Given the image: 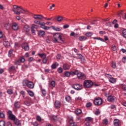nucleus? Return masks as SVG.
Here are the masks:
<instances>
[{
	"mask_svg": "<svg viewBox=\"0 0 126 126\" xmlns=\"http://www.w3.org/2000/svg\"><path fill=\"white\" fill-rule=\"evenodd\" d=\"M53 43H60L61 44L63 43V35L60 33L57 32L53 35V38L52 39Z\"/></svg>",
	"mask_w": 126,
	"mask_h": 126,
	"instance_id": "f257e3e1",
	"label": "nucleus"
},
{
	"mask_svg": "<svg viewBox=\"0 0 126 126\" xmlns=\"http://www.w3.org/2000/svg\"><path fill=\"white\" fill-rule=\"evenodd\" d=\"M23 86H27L30 89H33L34 88V83L32 82H30L27 80H25L23 81Z\"/></svg>",
	"mask_w": 126,
	"mask_h": 126,
	"instance_id": "f03ea898",
	"label": "nucleus"
},
{
	"mask_svg": "<svg viewBox=\"0 0 126 126\" xmlns=\"http://www.w3.org/2000/svg\"><path fill=\"white\" fill-rule=\"evenodd\" d=\"M21 9V6H19L18 5H13V8H12V11L15 13V14H17L18 15H20L21 12L20 10Z\"/></svg>",
	"mask_w": 126,
	"mask_h": 126,
	"instance_id": "7ed1b4c3",
	"label": "nucleus"
},
{
	"mask_svg": "<svg viewBox=\"0 0 126 126\" xmlns=\"http://www.w3.org/2000/svg\"><path fill=\"white\" fill-rule=\"evenodd\" d=\"M93 103L95 106H101L103 103V100L101 97H96L94 100Z\"/></svg>",
	"mask_w": 126,
	"mask_h": 126,
	"instance_id": "20e7f679",
	"label": "nucleus"
},
{
	"mask_svg": "<svg viewBox=\"0 0 126 126\" xmlns=\"http://www.w3.org/2000/svg\"><path fill=\"white\" fill-rule=\"evenodd\" d=\"M83 84L84 87H86V88H89L93 86V82L90 80H85Z\"/></svg>",
	"mask_w": 126,
	"mask_h": 126,
	"instance_id": "39448f33",
	"label": "nucleus"
},
{
	"mask_svg": "<svg viewBox=\"0 0 126 126\" xmlns=\"http://www.w3.org/2000/svg\"><path fill=\"white\" fill-rule=\"evenodd\" d=\"M7 114L8 115V118L11 121H14L16 118L15 116L12 114V111L9 110L7 111Z\"/></svg>",
	"mask_w": 126,
	"mask_h": 126,
	"instance_id": "423d86ee",
	"label": "nucleus"
},
{
	"mask_svg": "<svg viewBox=\"0 0 126 126\" xmlns=\"http://www.w3.org/2000/svg\"><path fill=\"white\" fill-rule=\"evenodd\" d=\"M77 76L79 79H82L83 80H84L86 79V76H85V74L82 72H79L78 71L77 73Z\"/></svg>",
	"mask_w": 126,
	"mask_h": 126,
	"instance_id": "0eeeda50",
	"label": "nucleus"
},
{
	"mask_svg": "<svg viewBox=\"0 0 126 126\" xmlns=\"http://www.w3.org/2000/svg\"><path fill=\"white\" fill-rule=\"evenodd\" d=\"M117 97L113 95H109L107 96V100L108 102H112V103H115L117 102Z\"/></svg>",
	"mask_w": 126,
	"mask_h": 126,
	"instance_id": "6e6552de",
	"label": "nucleus"
},
{
	"mask_svg": "<svg viewBox=\"0 0 126 126\" xmlns=\"http://www.w3.org/2000/svg\"><path fill=\"white\" fill-rule=\"evenodd\" d=\"M72 87L74 88V89H75V90H81L82 89V85L75 84L73 85Z\"/></svg>",
	"mask_w": 126,
	"mask_h": 126,
	"instance_id": "1a4fd4ad",
	"label": "nucleus"
},
{
	"mask_svg": "<svg viewBox=\"0 0 126 126\" xmlns=\"http://www.w3.org/2000/svg\"><path fill=\"white\" fill-rule=\"evenodd\" d=\"M54 106L56 109H60L61 108V106H62V103H61V102L56 100L54 102Z\"/></svg>",
	"mask_w": 126,
	"mask_h": 126,
	"instance_id": "9d476101",
	"label": "nucleus"
},
{
	"mask_svg": "<svg viewBox=\"0 0 126 126\" xmlns=\"http://www.w3.org/2000/svg\"><path fill=\"white\" fill-rule=\"evenodd\" d=\"M113 125L114 126H121V121L119 119H114L113 121Z\"/></svg>",
	"mask_w": 126,
	"mask_h": 126,
	"instance_id": "9b49d317",
	"label": "nucleus"
},
{
	"mask_svg": "<svg viewBox=\"0 0 126 126\" xmlns=\"http://www.w3.org/2000/svg\"><path fill=\"white\" fill-rule=\"evenodd\" d=\"M45 25H46V23H45L44 22L41 23V24L40 25V28H42V29H44V30H50V27L45 26Z\"/></svg>",
	"mask_w": 126,
	"mask_h": 126,
	"instance_id": "f8f14e48",
	"label": "nucleus"
},
{
	"mask_svg": "<svg viewBox=\"0 0 126 126\" xmlns=\"http://www.w3.org/2000/svg\"><path fill=\"white\" fill-rule=\"evenodd\" d=\"M22 48L25 51H29V45L26 43H24L22 45Z\"/></svg>",
	"mask_w": 126,
	"mask_h": 126,
	"instance_id": "ddd939ff",
	"label": "nucleus"
},
{
	"mask_svg": "<svg viewBox=\"0 0 126 126\" xmlns=\"http://www.w3.org/2000/svg\"><path fill=\"white\" fill-rule=\"evenodd\" d=\"M33 18L38 19V20H43L44 17L41 15H34Z\"/></svg>",
	"mask_w": 126,
	"mask_h": 126,
	"instance_id": "4468645a",
	"label": "nucleus"
},
{
	"mask_svg": "<svg viewBox=\"0 0 126 126\" xmlns=\"http://www.w3.org/2000/svg\"><path fill=\"white\" fill-rule=\"evenodd\" d=\"M14 107L16 109L20 108V107H21L20 102H19V101H15L14 103Z\"/></svg>",
	"mask_w": 126,
	"mask_h": 126,
	"instance_id": "2eb2a0df",
	"label": "nucleus"
},
{
	"mask_svg": "<svg viewBox=\"0 0 126 126\" xmlns=\"http://www.w3.org/2000/svg\"><path fill=\"white\" fill-rule=\"evenodd\" d=\"M12 28L13 30L16 31L18 30V25L16 23H13L12 25Z\"/></svg>",
	"mask_w": 126,
	"mask_h": 126,
	"instance_id": "dca6fc26",
	"label": "nucleus"
},
{
	"mask_svg": "<svg viewBox=\"0 0 126 126\" xmlns=\"http://www.w3.org/2000/svg\"><path fill=\"white\" fill-rule=\"evenodd\" d=\"M24 31L25 32H26V33H28V32L30 31V28L28 25H26L24 27Z\"/></svg>",
	"mask_w": 126,
	"mask_h": 126,
	"instance_id": "f3484780",
	"label": "nucleus"
},
{
	"mask_svg": "<svg viewBox=\"0 0 126 126\" xmlns=\"http://www.w3.org/2000/svg\"><path fill=\"white\" fill-rule=\"evenodd\" d=\"M36 27H37V26L35 25H32V27L31 28V31L32 35H36L35 30H34V28H36Z\"/></svg>",
	"mask_w": 126,
	"mask_h": 126,
	"instance_id": "a211bd4d",
	"label": "nucleus"
},
{
	"mask_svg": "<svg viewBox=\"0 0 126 126\" xmlns=\"http://www.w3.org/2000/svg\"><path fill=\"white\" fill-rule=\"evenodd\" d=\"M70 76V73L67 71H66L64 72L63 75L62 76V77H69Z\"/></svg>",
	"mask_w": 126,
	"mask_h": 126,
	"instance_id": "6ab92c4d",
	"label": "nucleus"
},
{
	"mask_svg": "<svg viewBox=\"0 0 126 126\" xmlns=\"http://www.w3.org/2000/svg\"><path fill=\"white\" fill-rule=\"evenodd\" d=\"M4 28L6 30H9L11 28V25L9 23L5 24L4 25Z\"/></svg>",
	"mask_w": 126,
	"mask_h": 126,
	"instance_id": "aec40b11",
	"label": "nucleus"
},
{
	"mask_svg": "<svg viewBox=\"0 0 126 126\" xmlns=\"http://www.w3.org/2000/svg\"><path fill=\"white\" fill-rule=\"evenodd\" d=\"M3 45L5 48H8L10 46V43L8 41H4L3 42Z\"/></svg>",
	"mask_w": 126,
	"mask_h": 126,
	"instance_id": "412c9836",
	"label": "nucleus"
},
{
	"mask_svg": "<svg viewBox=\"0 0 126 126\" xmlns=\"http://www.w3.org/2000/svg\"><path fill=\"white\" fill-rule=\"evenodd\" d=\"M70 67L69 66V65L68 64H63V68L64 69V70H67L69 69Z\"/></svg>",
	"mask_w": 126,
	"mask_h": 126,
	"instance_id": "4be33fe9",
	"label": "nucleus"
},
{
	"mask_svg": "<svg viewBox=\"0 0 126 126\" xmlns=\"http://www.w3.org/2000/svg\"><path fill=\"white\" fill-rule=\"evenodd\" d=\"M85 121H86V122H88L89 123V122L93 123L94 120H93V118L88 117L86 118Z\"/></svg>",
	"mask_w": 126,
	"mask_h": 126,
	"instance_id": "5701e85b",
	"label": "nucleus"
},
{
	"mask_svg": "<svg viewBox=\"0 0 126 126\" xmlns=\"http://www.w3.org/2000/svg\"><path fill=\"white\" fill-rule=\"evenodd\" d=\"M38 35L39 37H43L45 35V32L43 31H39L38 32Z\"/></svg>",
	"mask_w": 126,
	"mask_h": 126,
	"instance_id": "b1692460",
	"label": "nucleus"
},
{
	"mask_svg": "<svg viewBox=\"0 0 126 126\" xmlns=\"http://www.w3.org/2000/svg\"><path fill=\"white\" fill-rule=\"evenodd\" d=\"M14 124L16 125V126H20V121L17 119H15L14 121Z\"/></svg>",
	"mask_w": 126,
	"mask_h": 126,
	"instance_id": "393cba45",
	"label": "nucleus"
},
{
	"mask_svg": "<svg viewBox=\"0 0 126 126\" xmlns=\"http://www.w3.org/2000/svg\"><path fill=\"white\" fill-rule=\"evenodd\" d=\"M109 82H110V83H116V81H117V80H116V79L113 77H111L109 78Z\"/></svg>",
	"mask_w": 126,
	"mask_h": 126,
	"instance_id": "a878e982",
	"label": "nucleus"
},
{
	"mask_svg": "<svg viewBox=\"0 0 126 126\" xmlns=\"http://www.w3.org/2000/svg\"><path fill=\"white\" fill-rule=\"evenodd\" d=\"M58 65H59V63H55L51 65V68H52V69H56Z\"/></svg>",
	"mask_w": 126,
	"mask_h": 126,
	"instance_id": "bb28decb",
	"label": "nucleus"
},
{
	"mask_svg": "<svg viewBox=\"0 0 126 126\" xmlns=\"http://www.w3.org/2000/svg\"><path fill=\"white\" fill-rule=\"evenodd\" d=\"M81 113H82V111H81L80 109H76L75 111V114H76V115H80Z\"/></svg>",
	"mask_w": 126,
	"mask_h": 126,
	"instance_id": "cd10ccee",
	"label": "nucleus"
},
{
	"mask_svg": "<svg viewBox=\"0 0 126 126\" xmlns=\"http://www.w3.org/2000/svg\"><path fill=\"white\" fill-rule=\"evenodd\" d=\"M78 71V70H75L74 72L70 71V75H72L73 76L74 75H77Z\"/></svg>",
	"mask_w": 126,
	"mask_h": 126,
	"instance_id": "c85d7f7f",
	"label": "nucleus"
},
{
	"mask_svg": "<svg viewBox=\"0 0 126 126\" xmlns=\"http://www.w3.org/2000/svg\"><path fill=\"white\" fill-rule=\"evenodd\" d=\"M15 71V66H12L9 68V72H12V71Z\"/></svg>",
	"mask_w": 126,
	"mask_h": 126,
	"instance_id": "c756f323",
	"label": "nucleus"
},
{
	"mask_svg": "<svg viewBox=\"0 0 126 126\" xmlns=\"http://www.w3.org/2000/svg\"><path fill=\"white\" fill-rule=\"evenodd\" d=\"M87 38L85 36H79L78 38V40L79 41H85V40H87Z\"/></svg>",
	"mask_w": 126,
	"mask_h": 126,
	"instance_id": "7c9ffc66",
	"label": "nucleus"
},
{
	"mask_svg": "<svg viewBox=\"0 0 126 126\" xmlns=\"http://www.w3.org/2000/svg\"><path fill=\"white\" fill-rule=\"evenodd\" d=\"M27 92L31 97H33V96H34V93H33L32 91L31 90H27Z\"/></svg>",
	"mask_w": 126,
	"mask_h": 126,
	"instance_id": "2f4dec72",
	"label": "nucleus"
},
{
	"mask_svg": "<svg viewBox=\"0 0 126 126\" xmlns=\"http://www.w3.org/2000/svg\"><path fill=\"white\" fill-rule=\"evenodd\" d=\"M12 55H13V50L11 49L8 52V56L10 58L12 57Z\"/></svg>",
	"mask_w": 126,
	"mask_h": 126,
	"instance_id": "473e14b6",
	"label": "nucleus"
},
{
	"mask_svg": "<svg viewBox=\"0 0 126 126\" xmlns=\"http://www.w3.org/2000/svg\"><path fill=\"white\" fill-rule=\"evenodd\" d=\"M50 86H52V87H55L56 86V82L55 81H52L49 84Z\"/></svg>",
	"mask_w": 126,
	"mask_h": 126,
	"instance_id": "72a5a7b5",
	"label": "nucleus"
},
{
	"mask_svg": "<svg viewBox=\"0 0 126 126\" xmlns=\"http://www.w3.org/2000/svg\"><path fill=\"white\" fill-rule=\"evenodd\" d=\"M63 18L62 16H59L57 18V21H58V22H61L63 21Z\"/></svg>",
	"mask_w": 126,
	"mask_h": 126,
	"instance_id": "f704fd0d",
	"label": "nucleus"
},
{
	"mask_svg": "<svg viewBox=\"0 0 126 126\" xmlns=\"http://www.w3.org/2000/svg\"><path fill=\"white\" fill-rule=\"evenodd\" d=\"M120 87L122 88V89H123V90H124V91H126V85L121 84Z\"/></svg>",
	"mask_w": 126,
	"mask_h": 126,
	"instance_id": "c9c22d12",
	"label": "nucleus"
},
{
	"mask_svg": "<svg viewBox=\"0 0 126 126\" xmlns=\"http://www.w3.org/2000/svg\"><path fill=\"white\" fill-rule=\"evenodd\" d=\"M65 100L67 102H70V100H71V97H70V96L67 95L65 96Z\"/></svg>",
	"mask_w": 126,
	"mask_h": 126,
	"instance_id": "e433bc0d",
	"label": "nucleus"
},
{
	"mask_svg": "<svg viewBox=\"0 0 126 126\" xmlns=\"http://www.w3.org/2000/svg\"><path fill=\"white\" fill-rule=\"evenodd\" d=\"M24 105H26V106H30L31 105V102H30L29 101H28L27 100H25L24 102Z\"/></svg>",
	"mask_w": 126,
	"mask_h": 126,
	"instance_id": "4c0bfd02",
	"label": "nucleus"
},
{
	"mask_svg": "<svg viewBox=\"0 0 126 126\" xmlns=\"http://www.w3.org/2000/svg\"><path fill=\"white\" fill-rule=\"evenodd\" d=\"M20 12L22 13H26V12H28L27 10H24L21 7V9L20 10Z\"/></svg>",
	"mask_w": 126,
	"mask_h": 126,
	"instance_id": "58836bf2",
	"label": "nucleus"
},
{
	"mask_svg": "<svg viewBox=\"0 0 126 126\" xmlns=\"http://www.w3.org/2000/svg\"><path fill=\"white\" fill-rule=\"evenodd\" d=\"M93 39H94V40H100V41H101V42H104V39L100 37H93Z\"/></svg>",
	"mask_w": 126,
	"mask_h": 126,
	"instance_id": "ea45409f",
	"label": "nucleus"
},
{
	"mask_svg": "<svg viewBox=\"0 0 126 126\" xmlns=\"http://www.w3.org/2000/svg\"><path fill=\"white\" fill-rule=\"evenodd\" d=\"M122 34L124 38H126V29L122 31Z\"/></svg>",
	"mask_w": 126,
	"mask_h": 126,
	"instance_id": "a19ab883",
	"label": "nucleus"
},
{
	"mask_svg": "<svg viewBox=\"0 0 126 126\" xmlns=\"http://www.w3.org/2000/svg\"><path fill=\"white\" fill-rule=\"evenodd\" d=\"M51 28L53 29V30H55V31H60L61 29L59 28H57L55 26H51Z\"/></svg>",
	"mask_w": 126,
	"mask_h": 126,
	"instance_id": "79ce46f5",
	"label": "nucleus"
},
{
	"mask_svg": "<svg viewBox=\"0 0 126 126\" xmlns=\"http://www.w3.org/2000/svg\"><path fill=\"white\" fill-rule=\"evenodd\" d=\"M19 61L21 63H24V62H25V58H24V56L20 57Z\"/></svg>",
	"mask_w": 126,
	"mask_h": 126,
	"instance_id": "37998d69",
	"label": "nucleus"
},
{
	"mask_svg": "<svg viewBox=\"0 0 126 126\" xmlns=\"http://www.w3.org/2000/svg\"><path fill=\"white\" fill-rule=\"evenodd\" d=\"M38 56L41 58V59H44L46 58V54H38Z\"/></svg>",
	"mask_w": 126,
	"mask_h": 126,
	"instance_id": "c03bdc74",
	"label": "nucleus"
},
{
	"mask_svg": "<svg viewBox=\"0 0 126 126\" xmlns=\"http://www.w3.org/2000/svg\"><path fill=\"white\" fill-rule=\"evenodd\" d=\"M7 93L9 94V95H11V94H13V91H12L11 89H9L7 91Z\"/></svg>",
	"mask_w": 126,
	"mask_h": 126,
	"instance_id": "a18cd8bd",
	"label": "nucleus"
},
{
	"mask_svg": "<svg viewBox=\"0 0 126 126\" xmlns=\"http://www.w3.org/2000/svg\"><path fill=\"white\" fill-rule=\"evenodd\" d=\"M26 100L28 101V102H30V103H32V99L30 97H27Z\"/></svg>",
	"mask_w": 126,
	"mask_h": 126,
	"instance_id": "49530a36",
	"label": "nucleus"
},
{
	"mask_svg": "<svg viewBox=\"0 0 126 126\" xmlns=\"http://www.w3.org/2000/svg\"><path fill=\"white\" fill-rule=\"evenodd\" d=\"M0 126H5V122L4 121H0Z\"/></svg>",
	"mask_w": 126,
	"mask_h": 126,
	"instance_id": "de8ad7c7",
	"label": "nucleus"
},
{
	"mask_svg": "<svg viewBox=\"0 0 126 126\" xmlns=\"http://www.w3.org/2000/svg\"><path fill=\"white\" fill-rule=\"evenodd\" d=\"M77 56L79 60H81V61H82V60H83V56H82V55L80 54H78Z\"/></svg>",
	"mask_w": 126,
	"mask_h": 126,
	"instance_id": "09e8293b",
	"label": "nucleus"
},
{
	"mask_svg": "<svg viewBox=\"0 0 126 126\" xmlns=\"http://www.w3.org/2000/svg\"><path fill=\"white\" fill-rule=\"evenodd\" d=\"M93 34L92 32H87L86 33V36H87V37H91V36H92Z\"/></svg>",
	"mask_w": 126,
	"mask_h": 126,
	"instance_id": "8fccbe9b",
	"label": "nucleus"
},
{
	"mask_svg": "<svg viewBox=\"0 0 126 126\" xmlns=\"http://www.w3.org/2000/svg\"><path fill=\"white\" fill-rule=\"evenodd\" d=\"M47 62H48V59L47 58L45 57L44 58H43L42 62L43 63H47Z\"/></svg>",
	"mask_w": 126,
	"mask_h": 126,
	"instance_id": "3c124183",
	"label": "nucleus"
},
{
	"mask_svg": "<svg viewBox=\"0 0 126 126\" xmlns=\"http://www.w3.org/2000/svg\"><path fill=\"white\" fill-rule=\"evenodd\" d=\"M102 123L104 125H108V120L107 119H105L103 120Z\"/></svg>",
	"mask_w": 126,
	"mask_h": 126,
	"instance_id": "603ef678",
	"label": "nucleus"
},
{
	"mask_svg": "<svg viewBox=\"0 0 126 126\" xmlns=\"http://www.w3.org/2000/svg\"><path fill=\"white\" fill-rule=\"evenodd\" d=\"M92 106V103L91 102H88L86 104V107L87 108H90V107Z\"/></svg>",
	"mask_w": 126,
	"mask_h": 126,
	"instance_id": "864d4df0",
	"label": "nucleus"
},
{
	"mask_svg": "<svg viewBox=\"0 0 126 126\" xmlns=\"http://www.w3.org/2000/svg\"><path fill=\"white\" fill-rule=\"evenodd\" d=\"M36 120L38 121V122H41L42 121V118H41V117L39 116H36Z\"/></svg>",
	"mask_w": 126,
	"mask_h": 126,
	"instance_id": "5fc2aeb1",
	"label": "nucleus"
},
{
	"mask_svg": "<svg viewBox=\"0 0 126 126\" xmlns=\"http://www.w3.org/2000/svg\"><path fill=\"white\" fill-rule=\"evenodd\" d=\"M95 115H96V116H99V115H100V114H101V112H100V111L99 110H97L95 112Z\"/></svg>",
	"mask_w": 126,
	"mask_h": 126,
	"instance_id": "6e6d98bb",
	"label": "nucleus"
},
{
	"mask_svg": "<svg viewBox=\"0 0 126 126\" xmlns=\"http://www.w3.org/2000/svg\"><path fill=\"white\" fill-rule=\"evenodd\" d=\"M4 117H5L4 114H3V113L0 112V118H1V119H3Z\"/></svg>",
	"mask_w": 126,
	"mask_h": 126,
	"instance_id": "4d7b16f0",
	"label": "nucleus"
},
{
	"mask_svg": "<svg viewBox=\"0 0 126 126\" xmlns=\"http://www.w3.org/2000/svg\"><path fill=\"white\" fill-rule=\"evenodd\" d=\"M58 71L59 73H62V72H63V68L59 67L58 69Z\"/></svg>",
	"mask_w": 126,
	"mask_h": 126,
	"instance_id": "13d9d810",
	"label": "nucleus"
},
{
	"mask_svg": "<svg viewBox=\"0 0 126 126\" xmlns=\"http://www.w3.org/2000/svg\"><path fill=\"white\" fill-rule=\"evenodd\" d=\"M112 50H113V51H116L117 50V47H116L115 45H112Z\"/></svg>",
	"mask_w": 126,
	"mask_h": 126,
	"instance_id": "bf43d9fd",
	"label": "nucleus"
},
{
	"mask_svg": "<svg viewBox=\"0 0 126 126\" xmlns=\"http://www.w3.org/2000/svg\"><path fill=\"white\" fill-rule=\"evenodd\" d=\"M112 67H113V68H116V63L115 62L112 63Z\"/></svg>",
	"mask_w": 126,
	"mask_h": 126,
	"instance_id": "052dcab7",
	"label": "nucleus"
},
{
	"mask_svg": "<svg viewBox=\"0 0 126 126\" xmlns=\"http://www.w3.org/2000/svg\"><path fill=\"white\" fill-rule=\"evenodd\" d=\"M122 62L123 63H126V56L124 57L122 59Z\"/></svg>",
	"mask_w": 126,
	"mask_h": 126,
	"instance_id": "680f3d73",
	"label": "nucleus"
},
{
	"mask_svg": "<svg viewBox=\"0 0 126 126\" xmlns=\"http://www.w3.org/2000/svg\"><path fill=\"white\" fill-rule=\"evenodd\" d=\"M52 120H53V121H57V116H55V115L52 116Z\"/></svg>",
	"mask_w": 126,
	"mask_h": 126,
	"instance_id": "e2e57ef3",
	"label": "nucleus"
},
{
	"mask_svg": "<svg viewBox=\"0 0 126 126\" xmlns=\"http://www.w3.org/2000/svg\"><path fill=\"white\" fill-rule=\"evenodd\" d=\"M41 92L43 96H45L46 95V91L45 90H42Z\"/></svg>",
	"mask_w": 126,
	"mask_h": 126,
	"instance_id": "0e129e2a",
	"label": "nucleus"
},
{
	"mask_svg": "<svg viewBox=\"0 0 126 126\" xmlns=\"http://www.w3.org/2000/svg\"><path fill=\"white\" fill-rule=\"evenodd\" d=\"M68 27H69V25H68L67 24L64 25L63 26V28H64V29H66L68 28Z\"/></svg>",
	"mask_w": 126,
	"mask_h": 126,
	"instance_id": "69168bd1",
	"label": "nucleus"
},
{
	"mask_svg": "<svg viewBox=\"0 0 126 126\" xmlns=\"http://www.w3.org/2000/svg\"><path fill=\"white\" fill-rule=\"evenodd\" d=\"M6 126H12V124H11V123L8 122L6 123Z\"/></svg>",
	"mask_w": 126,
	"mask_h": 126,
	"instance_id": "338daca9",
	"label": "nucleus"
},
{
	"mask_svg": "<svg viewBox=\"0 0 126 126\" xmlns=\"http://www.w3.org/2000/svg\"><path fill=\"white\" fill-rule=\"evenodd\" d=\"M122 105L124 106L125 107H126V101H122L121 102Z\"/></svg>",
	"mask_w": 126,
	"mask_h": 126,
	"instance_id": "774afa93",
	"label": "nucleus"
}]
</instances>
